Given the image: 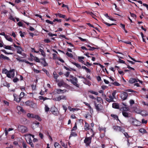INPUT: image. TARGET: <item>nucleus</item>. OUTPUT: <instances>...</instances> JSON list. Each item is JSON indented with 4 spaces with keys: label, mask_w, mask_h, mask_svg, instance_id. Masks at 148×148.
Wrapping results in <instances>:
<instances>
[{
    "label": "nucleus",
    "mask_w": 148,
    "mask_h": 148,
    "mask_svg": "<svg viewBox=\"0 0 148 148\" xmlns=\"http://www.w3.org/2000/svg\"><path fill=\"white\" fill-rule=\"evenodd\" d=\"M84 143L86 144L87 147L90 146L91 142V137H86L84 140Z\"/></svg>",
    "instance_id": "nucleus-3"
},
{
    "label": "nucleus",
    "mask_w": 148,
    "mask_h": 148,
    "mask_svg": "<svg viewBox=\"0 0 148 148\" xmlns=\"http://www.w3.org/2000/svg\"><path fill=\"white\" fill-rule=\"evenodd\" d=\"M113 129L116 131H121L122 129L121 127L118 126H114L113 127Z\"/></svg>",
    "instance_id": "nucleus-7"
},
{
    "label": "nucleus",
    "mask_w": 148,
    "mask_h": 148,
    "mask_svg": "<svg viewBox=\"0 0 148 148\" xmlns=\"http://www.w3.org/2000/svg\"><path fill=\"white\" fill-rule=\"evenodd\" d=\"M66 55L69 57H70L71 58H72L73 57V54L71 53H69L68 52H67L66 53Z\"/></svg>",
    "instance_id": "nucleus-30"
},
{
    "label": "nucleus",
    "mask_w": 148,
    "mask_h": 148,
    "mask_svg": "<svg viewBox=\"0 0 148 148\" xmlns=\"http://www.w3.org/2000/svg\"><path fill=\"white\" fill-rule=\"evenodd\" d=\"M1 51L4 52L5 54H12L13 53H8L4 49H2L1 50Z\"/></svg>",
    "instance_id": "nucleus-33"
},
{
    "label": "nucleus",
    "mask_w": 148,
    "mask_h": 148,
    "mask_svg": "<svg viewBox=\"0 0 148 148\" xmlns=\"http://www.w3.org/2000/svg\"><path fill=\"white\" fill-rule=\"evenodd\" d=\"M70 80L71 82L72 83L73 85L78 88L79 87V85L77 84L78 80L76 77L74 78L73 79H71V80Z\"/></svg>",
    "instance_id": "nucleus-4"
},
{
    "label": "nucleus",
    "mask_w": 148,
    "mask_h": 148,
    "mask_svg": "<svg viewBox=\"0 0 148 148\" xmlns=\"http://www.w3.org/2000/svg\"><path fill=\"white\" fill-rule=\"evenodd\" d=\"M125 91L126 92H136L135 91L133 90L130 89H127L125 90Z\"/></svg>",
    "instance_id": "nucleus-43"
},
{
    "label": "nucleus",
    "mask_w": 148,
    "mask_h": 148,
    "mask_svg": "<svg viewBox=\"0 0 148 148\" xmlns=\"http://www.w3.org/2000/svg\"><path fill=\"white\" fill-rule=\"evenodd\" d=\"M3 47L6 49L10 50H12V47H11V46H6L5 45H3Z\"/></svg>",
    "instance_id": "nucleus-23"
},
{
    "label": "nucleus",
    "mask_w": 148,
    "mask_h": 148,
    "mask_svg": "<svg viewBox=\"0 0 148 148\" xmlns=\"http://www.w3.org/2000/svg\"><path fill=\"white\" fill-rule=\"evenodd\" d=\"M111 116L114 119L117 120H118L119 121V122L120 121L119 120V119L117 115H115V114H111Z\"/></svg>",
    "instance_id": "nucleus-15"
},
{
    "label": "nucleus",
    "mask_w": 148,
    "mask_h": 148,
    "mask_svg": "<svg viewBox=\"0 0 148 148\" xmlns=\"http://www.w3.org/2000/svg\"><path fill=\"white\" fill-rule=\"evenodd\" d=\"M128 57H129V58H130L132 60H133V61H134V62H140V61H139L136 60L135 59L132 58L130 55H128Z\"/></svg>",
    "instance_id": "nucleus-40"
},
{
    "label": "nucleus",
    "mask_w": 148,
    "mask_h": 148,
    "mask_svg": "<svg viewBox=\"0 0 148 148\" xmlns=\"http://www.w3.org/2000/svg\"><path fill=\"white\" fill-rule=\"evenodd\" d=\"M84 103L86 106H88L89 109H91L92 108L90 106V105L89 104L86 102H84Z\"/></svg>",
    "instance_id": "nucleus-42"
},
{
    "label": "nucleus",
    "mask_w": 148,
    "mask_h": 148,
    "mask_svg": "<svg viewBox=\"0 0 148 148\" xmlns=\"http://www.w3.org/2000/svg\"><path fill=\"white\" fill-rule=\"evenodd\" d=\"M14 69H12V70H11L7 74H6L7 75V76L9 77V78H11V73H12V72L13 71H14Z\"/></svg>",
    "instance_id": "nucleus-11"
},
{
    "label": "nucleus",
    "mask_w": 148,
    "mask_h": 148,
    "mask_svg": "<svg viewBox=\"0 0 148 148\" xmlns=\"http://www.w3.org/2000/svg\"><path fill=\"white\" fill-rule=\"evenodd\" d=\"M128 94L127 92H123L120 95V97L122 100H126L128 97Z\"/></svg>",
    "instance_id": "nucleus-6"
},
{
    "label": "nucleus",
    "mask_w": 148,
    "mask_h": 148,
    "mask_svg": "<svg viewBox=\"0 0 148 148\" xmlns=\"http://www.w3.org/2000/svg\"><path fill=\"white\" fill-rule=\"evenodd\" d=\"M18 130L24 133L28 132V130L27 127L23 125H19L18 127Z\"/></svg>",
    "instance_id": "nucleus-1"
},
{
    "label": "nucleus",
    "mask_w": 148,
    "mask_h": 148,
    "mask_svg": "<svg viewBox=\"0 0 148 148\" xmlns=\"http://www.w3.org/2000/svg\"><path fill=\"white\" fill-rule=\"evenodd\" d=\"M21 50V49H18V50L17 51V53L20 54H22V52Z\"/></svg>",
    "instance_id": "nucleus-63"
},
{
    "label": "nucleus",
    "mask_w": 148,
    "mask_h": 148,
    "mask_svg": "<svg viewBox=\"0 0 148 148\" xmlns=\"http://www.w3.org/2000/svg\"><path fill=\"white\" fill-rule=\"evenodd\" d=\"M34 60L36 62H40V61L39 59L37 57H36L34 58Z\"/></svg>",
    "instance_id": "nucleus-52"
},
{
    "label": "nucleus",
    "mask_w": 148,
    "mask_h": 148,
    "mask_svg": "<svg viewBox=\"0 0 148 148\" xmlns=\"http://www.w3.org/2000/svg\"><path fill=\"white\" fill-rule=\"evenodd\" d=\"M108 97L110 98V99H111V100L112 102L114 101H113L114 98H112L113 97L112 96H111V95H109Z\"/></svg>",
    "instance_id": "nucleus-55"
},
{
    "label": "nucleus",
    "mask_w": 148,
    "mask_h": 148,
    "mask_svg": "<svg viewBox=\"0 0 148 148\" xmlns=\"http://www.w3.org/2000/svg\"><path fill=\"white\" fill-rule=\"evenodd\" d=\"M130 15L133 18H136V14L134 13H132L131 12H130Z\"/></svg>",
    "instance_id": "nucleus-39"
},
{
    "label": "nucleus",
    "mask_w": 148,
    "mask_h": 148,
    "mask_svg": "<svg viewBox=\"0 0 148 148\" xmlns=\"http://www.w3.org/2000/svg\"><path fill=\"white\" fill-rule=\"evenodd\" d=\"M122 114L125 117H130L131 116V115L130 113L125 111L122 112Z\"/></svg>",
    "instance_id": "nucleus-8"
},
{
    "label": "nucleus",
    "mask_w": 148,
    "mask_h": 148,
    "mask_svg": "<svg viewBox=\"0 0 148 148\" xmlns=\"http://www.w3.org/2000/svg\"><path fill=\"white\" fill-rule=\"evenodd\" d=\"M65 84V83L63 81H60L58 84V85L59 87L63 86Z\"/></svg>",
    "instance_id": "nucleus-24"
},
{
    "label": "nucleus",
    "mask_w": 148,
    "mask_h": 148,
    "mask_svg": "<svg viewBox=\"0 0 148 148\" xmlns=\"http://www.w3.org/2000/svg\"><path fill=\"white\" fill-rule=\"evenodd\" d=\"M89 92L94 94H95V95H98V93L97 92H95L93 90H90L88 91Z\"/></svg>",
    "instance_id": "nucleus-35"
},
{
    "label": "nucleus",
    "mask_w": 148,
    "mask_h": 148,
    "mask_svg": "<svg viewBox=\"0 0 148 148\" xmlns=\"http://www.w3.org/2000/svg\"><path fill=\"white\" fill-rule=\"evenodd\" d=\"M18 80H19L17 78H15L14 79H13V81L14 82L16 83V82H17Z\"/></svg>",
    "instance_id": "nucleus-57"
},
{
    "label": "nucleus",
    "mask_w": 148,
    "mask_h": 148,
    "mask_svg": "<svg viewBox=\"0 0 148 148\" xmlns=\"http://www.w3.org/2000/svg\"><path fill=\"white\" fill-rule=\"evenodd\" d=\"M95 108L99 112L103 110V106L100 103L97 104L95 102H94Z\"/></svg>",
    "instance_id": "nucleus-5"
},
{
    "label": "nucleus",
    "mask_w": 148,
    "mask_h": 148,
    "mask_svg": "<svg viewBox=\"0 0 148 148\" xmlns=\"http://www.w3.org/2000/svg\"><path fill=\"white\" fill-rule=\"evenodd\" d=\"M60 98L61 100L64 99H65V100L66 99V97L65 96H64V95L61 96H60Z\"/></svg>",
    "instance_id": "nucleus-49"
},
{
    "label": "nucleus",
    "mask_w": 148,
    "mask_h": 148,
    "mask_svg": "<svg viewBox=\"0 0 148 148\" xmlns=\"http://www.w3.org/2000/svg\"><path fill=\"white\" fill-rule=\"evenodd\" d=\"M123 111L125 112V111H128L129 110V108L128 107H123Z\"/></svg>",
    "instance_id": "nucleus-45"
},
{
    "label": "nucleus",
    "mask_w": 148,
    "mask_h": 148,
    "mask_svg": "<svg viewBox=\"0 0 148 148\" xmlns=\"http://www.w3.org/2000/svg\"><path fill=\"white\" fill-rule=\"evenodd\" d=\"M44 42L46 43H48L51 42V41L48 39H45L44 40Z\"/></svg>",
    "instance_id": "nucleus-58"
},
{
    "label": "nucleus",
    "mask_w": 148,
    "mask_h": 148,
    "mask_svg": "<svg viewBox=\"0 0 148 148\" xmlns=\"http://www.w3.org/2000/svg\"><path fill=\"white\" fill-rule=\"evenodd\" d=\"M77 136V134L74 132H71L70 136L69 137V138H70L71 137H72L73 136Z\"/></svg>",
    "instance_id": "nucleus-28"
},
{
    "label": "nucleus",
    "mask_w": 148,
    "mask_h": 148,
    "mask_svg": "<svg viewBox=\"0 0 148 148\" xmlns=\"http://www.w3.org/2000/svg\"><path fill=\"white\" fill-rule=\"evenodd\" d=\"M53 75L54 78L55 79H57L58 77V75L56 73L55 71H54L53 72Z\"/></svg>",
    "instance_id": "nucleus-27"
},
{
    "label": "nucleus",
    "mask_w": 148,
    "mask_h": 148,
    "mask_svg": "<svg viewBox=\"0 0 148 148\" xmlns=\"http://www.w3.org/2000/svg\"><path fill=\"white\" fill-rule=\"evenodd\" d=\"M78 38L82 41L86 42L87 41V40L86 39H83L80 37H79Z\"/></svg>",
    "instance_id": "nucleus-46"
},
{
    "label": "nucleus",
    "mask_w": 148,
    "mask_h": 148,
    "mask_svg": "<svg viewBox=\"0 0 148 148\" xmlns=\"http://www.w3.org/2000/svg\"><path fill=\"white\" fill-rule=\"evenodd\" d=\"M119 62L120 63L125 64V61L120 59H119Z\"/></svg>",
    "instance_id": "nucleus-56"
},
{
    "label": "nucleus",
    "mask_w": 148,
    "mask_h": 148,
    "mask_svg": "<svg viewBox=\"0 0 148 148\" xmlns=\"http://www.w3.org/2000/svg\"><path fill=\"white\" fill-rule=\"evenodd\" d=\"M130 121L131 123L134 125H137L135 123V122L136 121V120L133 118H132L130 119Z\"/></svg>",
    "instance_id": "nucleus-13"
},
{
    "label": "nucleus",
    "mask_w": 148,
    "mask_h": 148,
    "mask_svg": "<svg viewBox=\"0 0 148 148\" xmlns=\"http://www.w3.org/2000/svg\"><path fill=\"white\" fill-rule=\"evenodd\" d=\"M112 107L113 108H116V109H119V106L118 104L116 103H113L112 104Z\"/></svg>",
    "instance_id": "nucleus-10"
},
{
    "label": "nucleus",
    "mask_w": 148,
    "mask_h": 148,
    "mask_svg": "<svg viewBox=\"0 0 148 148\" xmlns=\"http://www.w3.org/2000/svg\"><path fill=\"white\" fill-rule=\"evenodd\" d=\"M64 67L66 70H67V71H71V70H72L75 71H76V70L75 69H73V68H70V69H69L65 66H64Z\"/></svg>",
    "instance_id": "nucleus-22"
},
{
    "label": "nucleus",
    "mask_w": 148,
    "mask_h": 148,
    "mask_svg": "<svg viewBox=\"0 0 148 148\" xmlns=\"http://www.w3.org/2000/svg\"><path fill=\"white\" fill-rule=\"evenodd\" d=\"M124 134L125 137L127 139H128V138H129L130 137V136L128 135V134L127 132H125L124 133Z\"/></svg>",
    "instance_id": "nucleus-47"
},
{
    "label": "nucleus",
    "mask_w": 148,
    "mask_h": 148,
    "mask_svg": "<svg viewBox=\"0 0 148 148\" xmlns=\"http://www.w3.org/2000/svg\"><path fill=\"white\" fill-rule=\"evenodd\" d=\"M137 82H138L137 79L132 78H130L129 81V82L130 84H133Z\"/></svg>",
    "instance_id": "nucleus-9"
},
{
    "label": "nucleus",
    "mask_w": 148,
    "mask_h": 148,
    "mask_svg": "<svg viewBox=\"0 0 148 148\" xmlns=\"http://www.w3.org/2000/svg\"><path fill=\"white\" fill-rule=\"evenodd\" d=\"M20 34V35L21 36L22 38H23V37L24 36V35L23 34L22 31H20L19 32Z\"/></svg>",
    "instance_id": "nucleus-54"
},
{
    "label": "nucleus",
    "mask_w": 148,
    "mask_h": 148,
    "mask_svg": "<svg viewBox=\"0 0 148 148\" xmlns=\"http://www.w3.org/2000/svg\"><path fill=\"white\" fill-rule=\"evenodd\" d=\"M111 84L115 86H120L121 85L119 83L116 82H112Z\"/></svg>",
    "instance_id": "nucleus-29"
},
{
    "label": "nucleus",
    "mask_w": 148,
    "mask_h": 148,
    "mask_svg": "<svg viewBox=\"0 0 148 148\" xmlns=\"http://www.w3.org/2000/svg\"><path fill=\"white\" fill-rule=\"evenodd\" d=\"M97 48H96L94 47H90V48L88 49L89 51H94L95 49H97Z\"/></svg>",
    "instance_id": "nucleus-51"
},
{
    "label": "nucleus",
    "mask_w": 148,
    "mask_h": 148,
    "mask_svg": "<svg viewBox=\"0 0 148 148\" xmlns=\"http://www.w3.org/2000/svg\"><path fill=\"white\" fill-rule=\"evenodd\" d=\"M49 108L48 107V106L47 105H45V110L46 112H48L49 110Z\"/></svg>",
    "instance_id": "nucleus-34"
},
{
    "label": "nucleus",
    "mask_w": 148,
    "mask_h": 148,
    "mask_svg": "<svg viewBox=\"0 0 148 148\" xmlns=\"http://www.w3.org/2000/svg\"><path fill=\"white\" fill-rule=\"evenodd\" d=\"M89 125L88 123L85 122V126H84V129L86 130H89Z\"/></svg>",
    "instance_id": "nucleus-12"
},
{
    "label": "nucleus",
    "mask_w": 148,
    "mask_h": 148,
    "mask_svg": "<svg viewBox=\"0 0 148 148\" xmlns=\"http://www.w3.org/2000/svg\"><path fill=\"white\" fill-rule=\"evenodd\" d=\"M54 146L55 148H62L61 146L57 142L55 143Z\"/></svg>",
    "instance_id": "nucleus-14"
},
{
    "label": "nucleus",
    "mask_w": 148,
    "mask_h": 148,
    "mask_svg": "<svg viewBox=\"0 0 148 148\" xmlns=\"http://www.w3.org/2000/svg\"><path fill=\"white\" fill-rule=\"evenodd\" d=\"M2 72L3 73H5V74H7V73H8L9 72V71H8L6 69H3Z\"/></svg>",
    "instance_id": "nucleus-36"
},
{
    "label": "nucleus",
    "mask_w": 148,
    "mask_h": 148,
    "mask_svg": "<svg viewBox=\"0 0 148 148\" xmlns=\"http://www.w3.org/2000/svg\"><path fill=\"white\" fill-rule=\"evenodd\" d=\"M24 95L25 93L23 92H21L19 96V98L21 100L22 98H23L24 96Z\"/></svg>",
    "instance_id": "nucleus-32"
},
{
    "label": "nucleus",
    "mask_w": 148,
    "mask_h": 148,
    "mask_svg": "<svg viewBox=\"0 0 148 148\" xmlns=\"http://www.w3.org/2000/svg\"><path fill=\"white\" fill-rule=\"evenodd\" d=\"M56 92L58 94L62 93V90L61 89H57Z\"/></svg>",
    "instance_id": "nucleus-37"
},
{
    "label": "nucleus",
    "mask_w": 148,
    "mask_h": 148,
    "mask_svg": "<svg viewBox=\"0 0 148 148\" xmlns=\"http://www.w3.org/2000/svg\"><path fill=\"white\" fill-rule=\"evenodd\" d=\"M28 143L31 145V146L32 147H34V145L33 144V143L32 140L31 139L29 138V140H28Z\"/></svg>",
    "instance_id": "nucleus-18"
},
{
    "label": "nucleus",
    "mask_w": 148,
    "mask_h": 148,
    "mask_svg": "<svg viewBox=\"0 0 148 148\" xmlns=\"http://www.w3.org/2000/svg\"><path fill=\"white\" fill-rule=\"evenodd\" d=\"M39 136L40 137L41 139L43 138V134L41 132H40L39 133Z\"/></svg>",
    "instance_id": "nucleus-60"
},
{
    "label": "nucleus",
    "mask_w": 148,
    "mask_h": 148,
    "mask_svg": "<svg viewBox=\"0 0 148 148\" xmlns=\"http://www.w3.org/2000/svg\"><path fill=\"white\" fill-rule=\"evenodd\" d=\"M56 15L57 16H58L60 18H65V17L66 16L65 15H64L60 13H58L57 14H56Z\"/></svg>",
    "instance_id": "nucleus-16"
},
{
    "label": "nucleus",
    "mask_w": 148,
    "mask_h": 148,
    "mask_svg": "<svg viewBox=\"0 0 148 148\" xmlns=\"http://www.w3.org/2000/svg\"><path fill=\"white\" fill-rule=\"evenodd\" d=\"M26 105L27 106H30L32 103V101L30 100H28L25 102Z\"/></svg>",
    "instance_id": "nucleus-19"
},
{
    "label": "nucleus",
    "mask_w": 148,
    "mask_h": 148,
    "mask_svg": "<svg viewBox=\"0 0 148 148\" xmlns=\"http://www.w3.org/2000/svg\"><path fill=\"white\" fill-rule=\"evenodd\" d=\"M35 115L33 114H31L30 113H28L27 114V116L29 118H34V116Z\"/></svg>",
    "instance_id": "nucleus-31"
},
{
    "label": "nucleus",
    "mask_w": 148,
    "mask_h": 148,
    "mask_svg": "<svg viewBox=\"0 0 148 148\" xmlns=\"http://www.w3.org/2000/svg\"><path fill=\"white\" fill-rule=\"evenodd\" d=\"M5 38L8 41L10 42L12 41V38L10 36L6 35L5 36Z\"/></svg>",
    "instance_id": "nucleus-21"
},
{
    "label": "nucleus",
    "mask_w": 148,
    "mask_h": 148,
    "mask_svg": "<svg viewBox=\"0 0 148 148\" xmlns=\"http://www.w3.org/2000/svg\"><path fill=\"white\" fill-rule=\"evenodd\" d=\"M39 51L41 52V55H42L44 57H45V52L43 51V50L40 49H39Z\"/></svg>",
    "instance_id": "nucleus-26"
},
{
    "label": "nucleus",
    "mask_w": 148,
    "mask_h": 148,
    "mask_svg": "<svg viewBox=\"0 0 148 148\" xmlns=\"http://www.w3.org/2000/svg\"><path fill=\"white\" fill-rule=\"evenodd\" d=\"M18 25L19 26H22L23 23L21 22H18L17 23Z\"/></svg>",
    "instance_id": "nucleus-64"
},
{
    "label": "nucleus",
    "mask_w": 148,
    "mask_h": 148,
    "mask_svg": "<svg viewBox=\"0 0 148 148\" xmlns=\"http://www.w3.org/2000/svg\"><path fill=\"white\" fill-rule=\"evenodd\" d=\"M50 111L53 114L55 115H58L59 113L58 109L55 106L52 107L51 108Z\"/></svg>",
    "instance_id": "nucleus-2"
},
{
    "label": "nucleus",
    "mask_w": 148,
    "mask_h": 148,
    "mask_svg": "<svg viewBox=\"0 0 148 148\" xmlns=\"http://www.w3.org/2000/svg\"><path fill=\"white\" fill-rule=\"evenodd\" d=\"M46 22L47 23H49L53 25V21H51L48 20H46Z\"/></svg>",
    "instance_id": "nucleus-48"
},
{
    "label": "nucleus",
    "mask_w": 148,
    "mask_h": 148,
    "mask_svg": "<svg viewBox=\"0 0 148 148\" xmlns=\"http://www.w3.org/2000/svg\"><path fill=\"white\" fill-rule=\"evenodd\" d=\"M130 102L131 105H132L134 103V101L133 100H130Z\"/></svg>",
    "instance_id": "nucleus-59"
},
{
    "label": "nucleus",
    "mask_w": 148,
    "mask_h": 148,
    "mask_svg": "<svg viewBox=\"0 0 148 148\" xmlns=\"http://www.w3.org/2000/svg\"><path fill=\"white\" fill-rule=\"evenodd\" d=\"M14 101H16L17 102H19L21 101V99L19 98L18 99L17 98H16L15 96H14Z\"/></svg>",
    "instance_id": "nucleus-25"
},
{
    "label": "nucleus",
    "mask_w": 148,
    "mask_h": 148,
    "mask_svg": "<svg viewBox=\"0 0 148 148\" xmlns=\"http://www.w3.org/2000/svg\"><path fill=\"white\" fill-rule=\"evenodd\" d=\"M142 122L143 123L146 124L147 123V121L146 120L145 121L144 119H143L142 120Z\"/></svg>",
    "instance_id": "nucleus-62"
},
{
    "label": "nucleus",
    "mask_w": 148,
    "mask_h": 148,
    "mask_svg": "<svg viewBox=\"0 0 148 148\" xmlns=\"http://www.w3.org/2000/svg\"><path fill=\"white\" fill-rule=\"evenodd\" d=\"M34 118H35L36 119L38 120L39 121H41V119L40 117L37 115H35Z\"/></svg>",
    "instance_id": "nucleus-20"
},
{
    "label": "nucleus",
    "mask_w": 148,
    "mask_h": 148,
    "mask_svg": "<svg viewBox=\"0 0 148 148\" xmlns=\"http://www.w3.org/2000/svg\"><path fill=\"white\" fill-rule=\"evenodd\" d=\"M22 146L23 148H27V145L24 142H22Z\"/></svg>",
    "instance_id": "nucleus-50"
},
{
    "label": "nucleus",
    "mask_w": 148,
    "mask_h": 148,
    "mask_svg": "<svg viewBox=\"0 0 148 148\" xmlns=\"http://www.w3.org/2000/svg\"><path fill=\"white\" fill-rule=\"evenodd\" d=\"M89 14L90 15L92 18H95L96 15H95L92 12H89Z\"/></svg>",
    "instance_id": "nucleus-44"
},
{
    "label": "nucleus",
    "mask_w": 148,
    "mask_h": 148,
    "mask_svg": "<svg viewBox=\"0 0 148 148\" xmlns=\"http://www.w3.org/2000/svg\"><path fill=\"white\" fill-rule=\"evenodd\" d=\"M64 85H65V87L66 88H69L71 87V86L65 83Z\"/></svg>",
    "instance_id": "nucleus-61"
},
{
    "label": "nucleus",
    "mask_w": 148,
    "mask_h": 148,
    "mask_svg": "<svg viewBox=\"0 0 148 148\" xmlns=\"http://www.w3.org/2000/svg\"><path fill=\"white\" fill-rule=\"evenodd\" d=\"M56 21H57L59 22H61V19H54L53 20V22H55Z\"/></svg>",
    "instance_id": "nucleus-53"
},
{
    "label": "nucleus",
    "mask_w": 148,
    "mask_h": 148,
    "mask_svg": "<svg viewBox=\"0 0 148 148\" xmlns=\"http://www.w3.org/2000/svg\"><path fill=\"white\" fill-rule=\"evenodd\" d=\"M72 63L74 65H75L79 69L81 68V66L79 64H77L75 62H72Z\"/></svg>",
    "instance_id": "nucleus-17"
},
{
    "label": "nucleus",
    "mask_w": 148,
    "mask_h": 148,
    "mask_svg": "<svg viewBox=\"0 0 148 148\" xmlns=\"http://www.w3.org/2000/svg\"><path fill=\"white\" fill-rule=\"evenodd\" d=\"M77 124L76 123H75L74 126L73 127L72 130H71V131H73L74 130H75L77 129Z\"/></svg>",
    "instance_id": "nucleus-38"
},
{
    "label": "nucleus",
    "mask_w": 148,
    "mask_h": 148,
    "mask_svg": "<svg viewBox=\"0 0 148 148\" xmlns=\"http://www.w3.org/2000/svg\"><path fill=\"white\" fill-rule=\"evenodd\" d=\"M116 91L115 90L112 93V98H115V95H116Z\"/></svg>",
    "instance_id": "nucleus-41"
}]
</instances>
